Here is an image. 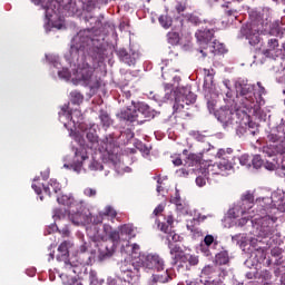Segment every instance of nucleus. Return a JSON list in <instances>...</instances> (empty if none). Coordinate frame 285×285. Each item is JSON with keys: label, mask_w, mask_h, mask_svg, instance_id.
Wrapping results in <instances>:
<instances>
[{"label": "nucleus", "mask_w": 285, "mask_h": 285, "mask_svg": "<svg viewBox=\"0 0 285 285\" xmlns=\"http://www.w3.org/2000/svg\"><path fill=\"white\" fill-rule=\"evenodd\" d=\"M249 19L250 22L242 27L240 33L249 41L250 46H257L261 35H266V30H268V22L258 11H250Z\"/></svg>", "instance_id": "1"}, {"label": "nucleus", "mask_w": 285, "mask_h": 285, "mask_svg": "<svg viewBox=\"0 0 285 285\" xmlns=\"http://www.w3.org/2000/svg\"><path fill=\"white\" fill-rule=\"evenodd\" d=\"M195 37L199 43L197 52H199L203 59H206L208 55H217V52L224 53V45L214 40V29H200L196 31Z\"/></svg>", "instance_id": "2"}, {"label": "nucleus", "mask_w": 285, "mask_h": 285, "mask_svg": "<svg viewBox=\"0 0 285 285\" xmlns=\"http://www.w3.org/2000/svg\"><path fill=\"white\" fill-rule=\"evenodd\" d=\"M122 121H129V124H146V121L153 119L155 114L150 110V106L145 102H135L131 100V108H127L119 114Z\"/></svg>", "instance_id": "3"}, {"label": "nucleus", "mask_w": 285, "mask_h": 285, "mask_svg": "<svg viewBox=\"0 0 285 285\" xmlns=\"http://www.w3.org/2000/svg\"><path fill=\"white\" fill-rule=\"evenodd\" d=\"M139 268H141V263L125 261L120 266V279H124L129 285L135 284L139 279Z\"/></svg>", "instance_id": "4"}, {"label": "nucleus", "mask_w": 285, "mask_h": 285, "mask_svg": "<svg viewBox=\"0 0 285 285\" xmlns=\"http://www.w3.org/2000/svg\"><path fill=\"white\" fill-rule=\"evenodd\" d=\"M94 230H96L94 234L95 242H108L109 239L112 242L114 246L121 242V232L112 230V226L108 224L102 226V232L97 228V225L94 226Z\"/></svg>", "instance_id": "5"}, {"label": "nucleus", "mask_w": 285, "mask_h": 285, "mask_svg": "<svg viewBox=\"0 0 285 285\" xmlns=\"http://www.w3.org/2000/svg\"><path fill=\"white\" fill-rule=\"evenodd\" d=\"M195 101H197V95L188 88H183L175 98L174 110L175 112H179L184 110L185 106H190Z\"/></svg>", "instance_id": "6"}, {"label": "nucleus", "mask_w": 285, "mask_h": 285, "mask_svg": "<svg viewBox=\"0 0 285 285\" xmlns=\"http://www.w3.org/2000/svg\"><path fill=\"white\" fill-rule=\"evenodd\" d=\"M140 264L145 268H148L149 271H157L158 273H160V271H164L166 266L164 258H161V256H159L158 254H147L145 256V259Z\"/></svg>", "instance_id": "7"}, {"label": "nucleus", "mask_w": 285, "mask_h": 285, "mask_svg": "<svg viewBox=\"0 0 285 285\" xmlns=\"http://www.w3.org/2000/svg\"><path fill=\"white\" fill-rule=\"evenodd\" d=\"M77 75L86 86H90L95 81V67L88 62H82L77 70Z\"/></svg>", "instance_id": "8"}, {"label": "nucleus", "mask_w": 285, "mask_h": 285, "mask_svg": "<svg viewBox=\"0 0 285 285\" xmlns=\"http://www.w3.org/2000/svg\"><path fill=\"white\" fill-rule=\"evenodd\" d=\"M70 242L65 240L58 247L57 262H63L66 271L72 269V263L70 259Z\"/></svg>", "instance_id": "9"}, {"label": "nucleus", "mask_w": 285, "mask_h": 285, "mask_svg": "<svg viewBox=\"0 0 285 285\" xmlns=\"http://www.w3.org/2000/svg\"><path fill=\"white\" fill-rule=\"evenodd\" d=\"M233 169V164L228 161V159L224 158L218 164L212 166V168H208V178L213 177V175H226L225 173H228V170Z\"/></svg>", "instance_id": "10"}, {"label": "nucleus", "mask_w": 285, "mask_h": 285, "mask_svg": "<svg viewBox=\"0 0 285 285\" xmlns=\"http://www.w3.org/2000/svg\"><path fill=\"white\" fill-rule=\"evenodd\" d=\"M275 222L277 218L265 216L262 218L261 223V236L262 237H271L273 233H275Z\"/></svg>", "instance_id": "11"}, {"label": "nucleus", "mask_w": 285, "mask_h": 285, "mask_svg": "<svg viewBox=\"0 0 285 285\" xmlns=\"http://www.w3.org/2000/svg\"><path fill=\"white\" fill-rule=\"evenodd\" d=\"M69 219L76 226H81L83 224H90V219L88 218V214H83V206L81 208L75 207V212H70L69 209Z\"/></svg>", "instance_id": "12"}, {"label": "nucleus", "mask_w": 285, "mask_h": 285, "mask_svg": "<svg viewBox=\"0 0 285 285\" xmlns=\"http://www.w3.org/2000/svg\"><path fill=\"white\" fill-rule=\"evenodd\" d=\"M118 55L124 63L127 66H137V61H139V51L131 49V53H128L126 49H120Z\"/></svg>", "instance_id": "13"}, {"label": "nucleus", "mask_w": 285, "mask_h": 285, "mask_svg": "<svg viewBox=\"0 0 285 285\" xmlns=\"http://www.w3.org/2000/svg\"><path fill=\"white\" fill-rule=\"evenodd\" d=\"M57 202L61 206H67V208H69L70 213H75V207H77V210L82 207L81 202L75 200V198L72 196H68V195L58 196Z\"/></svg>", "instance_id": "14"}, {"label": "nucleus", "mask_w": 285, "mask_h": 285, "mask_svg": "<svg viewBox=\"0 0 285 285\" xmlns=\"http://www.w3.org/2000/svg\"><path fill=\"white\" fill-rule=\"evenodd\" d=\"M175 277V269H166L163 274H153L151 284H168Z\"/></svg>", "instance_id": "15"}, {"label": "nucleus", "mask_w": 285, "mask_h": 285, "mask_svg": "<svg viewBox=\"0 0 285 285\" xmlns=\"http://www.w3.org/2000/svg\"><path fill=\"white\" fill-rule=\"evenodd\" d=\"M235 114L233 112V110L227 109V108H220L217 112H216V117L218 119V121H220V124L223 126H228V124H233V116Z\"/></svg>", "instance_id": "16"}, {"label": "nucleus", "mask_w": 285, "mask_h": 285, "mask_svg": "<svg viewBox=\"0 0 285 285\" xmlns=\"http://www.w3.org/2000/svg\"><path fill=\"white\" fill-rule=\"evenodd\" d=\"M240 200L243 210H250L255 205V195L250 190H247L242 195Z\"/></svg>", "instance_id": "17"}, {"label": "nucleus", "mask_w": 285, "mask_h": 285, "mask_svg": "<svg viewBox=\"0 0 285 285\" xmlns=\"http://www.w3.org/2000/svg\"><path fill=\"white\" fill-rule=\"evenodd\" d=\"M43 191L49 197H52V193H55V195H58V193H61V184L57 181V179H50L49 184L43 187Z\"/></svg>", "instance_id": "18"}, {"label": "nucleus", "mask_w": 285, "mask_h": 285, "mask_svg": "<svg viewBox=\"0 0 285 285\" xmlns=\"http://www.w3.org/2000/svg\"><path fill=\"white\" fill-rule=\"evenodd\" d=\"M169 254L171 255V264L173 266H177V257H179L184 249L177 243H168Z\"/></svg>", "instance_id": "19"}, {"label": "nucleus", "mask_w": 285, "mask_h": 285, "mask_svg": "<svg viewBox=\"0 0 285 285\" xmlns=\"http://www.w3.org/2000/svg\"><path fill=\"white\" fill-rule=\"evenodd\" d=\"M120 236L122 242H128L135 237V228L130 224L120 226Z\"/></svg>", "instance_id": "20"}, {"label": "nucleus", "mask_w": 285, "mask_h": 285, "mask_svg": "<svg viewBox=\"0 0 285 285\" xmlns=\"http://www.w3.org/2000/svg\"><path fill=\"white\" fill-rule=\"evenodd\" d=\"M204 75L205 79L203 88L205 92H210V90H213V79H215V77L213 76V71L210 69H204Z\"/></svg>", "instance_id": "21"}, {"label": "nucleus", "mask_w": 285, "mask_h": 285, "mask_svg": "<svg viewBox=\"0 0 285 285\" xmlns=\"http://www.w3.org/2000/svg\"><path fill=\"white\" fill-rule=\"evenodd\" d=\"M202 276L207 279H215V277H219V271L215 266L207 265L202 269Z\"/></svg>", "instance_id": "22"}, {"label": "nucleus", "mask_w": 285, "mask_h": 285, "mask_svg": "<svg viewBox=\"0 0 285 285\" xmlns=\"http://www.w3.org/2000/svg\"><path fill=\"white\" fill-rule=\"evenodd\" d=\"M87 141H89V148H97L99 146V136H97V131L95 129H90L87 131Z\"/></svg>", "instance_id": "23"}, {"label": "nucleus", "mask_w": 285, "mask_h": 285, "mask_svg": "<svg viewBox=\"0 0 285 285\" xmlns=\"http://www.w3.org/2000/svg\"><path fill=\"white\" fill-rule=\"evenodd\" d=\"M230 262V257L228 256V253L226 250L219 252L216 254V264H219V266H226Z\"/></svg>", "instance_id": "24"}, {"label": "nucleus", "mask_w": 285, "mask_h": 285, "mask_svg": "<svg viewBox=\"0 0 285 285\" xmlns=\"http://www.w3.org/2000/svg\"><path fill=\"white\" fill-rule=\"evenodd\" d=\"M99 119L104 128H110L112 126V118H110L108 111L100 110Z\"/></svg>", "instance_id": "25"}, {"label": "nucleus", "mask_w": 285, "mask_h": 285, "mask_svg": "<svg viewBox=\"0 0 285 285\" xmlns=\"http://www.w3.org/2000/svg\"><path fill=\"white\" fill-rule=\"evenodd\" d=\"M68 119L73 121V124H79L80 121H83V115L81 114V110L75 109L71 114H67Z\"/></svg>", "instance_id": "26"}, {"label": "nucleus", "mask_w": 285, "mask_h": 285, "mask_svg": "<svg viewBox=\"0 0 285 285\" xmlns=\"http://www.w3.org/2000/svg\"><path fill=\"white\" fill-rule=\"evenodd\" d=\"M179 41H180L179 32L169 31V32L167 33V42H168L170 46H178V45H179Z\"/></svg>", "instance_id": "27"}, {"label": "nucleus", "mask_w": 285, "mask_h": 285, "mask_svg": "<svg viewBox=\"0 0 285 285\" xmlns=\"http://www.w3.org/2000/svg\"><path fill=\"white\" fill-rule=\"evenodd\" d=\"M236 91H237V95H239V97H245L249 92H253L250 85H239L236 87Z\"/></svg>", "instance_id": "28"}, {"label": "nucleus", "mask_w": 285, "mask_h": 285, "mask_svg": "<svg viewBox=\"0 0 285 285\" xmlns=\"http://www.w3.org/2000/svg\"><path fill=\"white\" fill-rule=\"evenodd\" d=\"M71 104L75 106H80V104H83V95L79 91H72L71 92Z\"/></svg>", "instance_id": "29"}, {"label": "nucleus", "mask_w": 285, "mask_h": 285, "mask_svg": "<svg viewBox=\"0 0 285 285\" xmlns=\"http://www.w3.org/2000/svg\"><path fill=\"white\" fill-rule=\"evenodd\" d=\"M204 244L207 247L213 246V244H214V246H219V240L217 239V236L215 237V236L208 234L204 238Z\"/></svg>", "instance_id": "30"}, {"label": "nucleus", "mask_w": 285, "mask_h": 285, "mask_svg": "<svg viewBox=\"0 0 285 285\" xmlns=\"http://www.w3.org/2000/svg\"><path fill=\"white\" fill-rule=\"evenodd\" d=\"M158 21L160 26H163V28H165L166 30H168V28L173 26V18H170L169 16H160L158 18Z\"/></svg>", "instance_id": "31"}, {"label": "nucleus", "mask_w": 285, "mask_h": 285, "mask_svg": "<svg viewBox=\"0 0 285 285\" xmlns=\"http://www.w3.org/2000/svg\"><path fill=\"white\" fill-rule=\"evenodd\" d=\"M102 217H110L111 219H115L117 217V210L112 208V206L105 207V210L100 212Z\"/></svg>", "instance_id": "32"}, {"label": "nucleus", "mask_w": 285, "mask_h": 285, "mask_svg": "<svg viewBox=\"0 0 285 285\" xmlns=\"http://www.w3.org/2000/svg\"><path fill=\"white\" fill-rule=\"evenodd\" d=\"M88 219L89 224H94L97 226L98 224H101L104 222V216L101 215V212L97 216H92V214L88 213Z\"/></svg>", "instance_id": "33"}, {"label": "nucleus", "mask_w": 285, "mask_h": 285, "mask_svg": "<svg viewBox=\"0 0 285 285\" xmlns=\"http://www.w3.org/2000/svg\"><path fill=\"white\" fill-rule=\"evenodd\" d=\"M53 3L55 1H49L48 4H42L43 10H46L45 12L46 19H50L52 14H55V9H52Z\"/></svg>", "instance_id": "34"}, {"label": "nucleus", "mask_w": 285, "mask_h": 285, "mask_svg": "<svg viewBox=\"0 0 285 285\" xmlns=\"http://www.w3.org/2000/svg\"><path fill=\"white\" fill-rule=\"evenodd\" d=\"M156 224L161 233H165V235H168L173 230V226L168 225V223H160L158 219H156Z\"/></svg>", "instance_id": "35"}, {"label": "nucleus", "mask_w": 285, "mask_h": 285, "mask_svg": "<svg viewBox=\"0 0 285 285\" xmlns=\"http://www.w3.org/2000/svg\"><path fill=\"white\" fill-rule=\"evenodd\" d=\"M167 237V242L168 244H177V242H179V239H181V236H179V234L175 233V230H170L168 233Z\"/></svg>", "instance_id": "36"}, {"label": "nucleus", "mask_w": 285, "mask_h": 285, "mask_svg": "<svg viewBox=\"0 0 285 285\" xmlns=\"http://www.w3.org/2000/svg\"><path fill=\"white\" fill-rule=\"evenodd\" d=\"M252 164L256 169L262 168V166H264V160L262 159V156L255 155L252 159Z\"/></svg>", "instance_id": "37"}, {"label": "nucleus", "mask_w": 285, "mask_h": 285, "mask_svg": "<svg viewBox=\"0 0 285 285\" xmlns=\"http://www.w3.org/2000/svg\"><path fill=\"white\" fill-rule=\"evenodd\" d=\"M245 99V106H250V104H255V94L249 91L246 96H243Z\"/></svg>", "instance_id": "38"}, {"label": "nucleus", "mask_w": 285, "mask_h": 285, "mask_svg": "<svg viewBox=\"0 0 285 285\" xmlns=\"http://www.w3.org/2000/svg\"><path fill=\"white\" fill-rule=\"evenodd\" d=\"M58 77H60V79H67V80L70 79L71 77L70 70L68 68H63L58 72Z\"/></svg>", "instance_id": "39"}, {"label": "nucleus", "mask_w": 285, "mask_h": 285, "mask_svg": "<svg viewBox=\"0 0 285 285\" xmlns=\"http://www.w3.org/2000/svg\"><path fill=\"white\" fill-rule=\"evenodd\" d=\"M169 202L170 204H175V206L181 203V196L179 195V190L176 189L174 196L170 197Z\"/></svg>", "instance_id": "40"}, {"label": "nucleus", "mask_w": 285, "mask_h": 285, "mask_svg": "<svg viewBox=\"0 0 285 285\" xmlns=\"http://www.w3.org/2000/svg\"><path fill=\"white\" fill-rule=\"evenodd\" d=\"M176 209L178 210V213H180L181 215H188V207H186V205H183L181 202L176 204Z\"/></svg>", "instance_id": "41"}, {"label": "nucleus", "mask_w": 285, "mask_h": 285, "mask_svg": "<svg viewBox=\"0 0 285 285\" xmlns=\"http://www.w3.org/2000/svg\"><path fill=\"white\" fill-rule=\"evenodd\" d=\"M106 250L107 252H105V253H101L100 254V259H106L107 257H112V254L115 253V248H108V247H106Z\"/></svg>", "instance_id": "42"}, {"label": "nucleus", "mask_w": 285, "mask_h": 285, "mask_svg": "<svg viewBox=\"0 0 285 285\" xmlns=\"http://www.w3.org/2000/svg\"><path fill=\"white\" fill-rule=\"evenodd\" d=\"M187 159L191 161V164H199V161H202V157L197 154H189Z\"/></svg>", "instance_id": "43"}, {"label": "nucleus", "mask_w": 285, "mask_h": 285, "mask_svg": "<svg viewBox=\"0 0 285 285\" xmlns=\"http://www.w3.org/2000/svg\"><path fill=\"white\" fill-rule=\"evenodd\" d=\"M83 195H86V197H97V189H92L90 187H87L83 190Z\"/></svg>", "instance_id": "44"}, {"label": "nucleus", "mask_w": 285, "mask_h": 285, "mask_svg": "<svg viewBox=\"0 0 285 285\" xmlns=\"http://www.w3.org/2000/svg\"><path fill=\"white\" fill-rule=\"evenodd\" d=\"M268 48L269 50H275L276 48H279V40L277 39H269L268 40Z\"/></svg>", "instance_id": "45"}, {"label": "nucleus", "mask_w": 285, "mask_h": 285, "mask_svg": "<svg viewBox=\"0 0 285 285\" xmlns=\"http://www.w3.org/2000/svg\"><path fill=\"white\" fill-rule=\"evenodd\" d=\"M188 21L193 26H199V23H202V19H199V17H197L195 14L189 16Z\"/></svg>", "instance_id": "46"}, {"label": "nucleus", "mask_w": 285, "mask_h": 285, "mask_svg": "<svg viewBox=\"0 0 285 285\" xmlns=\"http://www.w3.org/2000/svg\"><path fill=\"white\" fill-rule=\"evenodd\" d=\"M189 266H197L199 264V258L197 256L190 255L188 256Z\"/></svg>", "instance_id": "47"}, {"label": "nucleus", "mask_w": 285, "mask_h": 285, "mask_svg": "<svg viewBox=\"0 0 285 285\" xmlns=\"http://www.w3.org/2000/svg\"><path fill=\"white\" fill-rule=\"evenodd\" d=\"M189 254L183 252L179 256H177V264H187Z\"/></svg>", "instance_id": "48"}, {"label": "nucleus", "mask_w": 285, "mask_h": 285, "mask_svg": "<svg viewBox=\"0 0 285 285\" xmlns=\"http://www.w3.org/2000/svg\"><path fill=\"white\" fill-rule=\"evenodd\" d=\"M91 170H104V165L99 164L98 161L94 160L90 165Z\"/></svg>", "instance_id": "49"}, {"label": "nucleus", "mask_w": 285, "mask_h": 285, "mask_svg": "<svg viewBox=\"0 0 285 285\" xmlns=\"http://www.w3.org/2000/svg\"><path fill=\"white\" fill-rule=\"evenodd\" d=\"M216 157L219 159H228V156L226 155V149H219L216 154Z\"/></svg>", "instance_id": "50"}, {"label": "nucleus", "mask_w": 285, "mask_h": 285, "mask_svg": "<svg viewBox=\"0 0 285 285\" xmlns=\"http://www.w3.org/2000/svg\"><path fill=\"white\" fill-rule=\"evenodd\" d=\"M266 202H271V198H257L256 199V204H259V206H262L264 208V210H266V208H268V206L263 205L262 203H266Z\"/></svg>", "instance_id": "51"}, {"label": "nucleus", "mask_w": 285, "mask_h": 285, "mask_svg": "<svg viewBox=\"0 0 285 285\" xmlns=\"http://www.w3.org/2000/svg\"><path fill=\"white\" fill-rule=\"evenodd\" d=\"M196 184H197V186H199L200 188L204 187V186H206V178H204V177H202V176H198V177L196 178Z\"/></svg>", "instance_id": "52"}, {"label": "nucleus", "mask_w": 285, "mask_h": 285, "mask_svg": "<svg viewBox=\"0 0 285 285\" xmlns=\"http://www.w3.org/2000/svg\"><path fill=\"white\" fill-rule=\"evenodd\" d=\"M257 86H258V97L262 99V96L266 95V88L262 86V82H257Z\"/></svg>", "instance_id": "53"}, {"label": "nucleus", "mask_w": 285, "mask_h": 285, "mask_svg": "<svg viewBox=\"0 0 285 285\" xmlns=\"http://www.w3.org/2000/svg\"><path fill=\"white\" fill-rule=\"evenodd\" d=\"M205 285H225L224 282L222 279L218 281H206Z\"/></svg>", "instance_id": "54"}, {"label": "nucleus", "mask_w": 285, "mask_h": 285, "mask_svg": "<svg viewBox=\"0 0 285 285\" xmlns=\"http://www.w3.org/2000/svg\"><path fill=\"white\" fill-rule=\"evenodd\" d=\"M178 177H188V170L186 168H180L177 170Z\"/></svg>", "instance_id": "55"}, {"label": "nucleus", "mask_w": 285, "mask_h": 285, "mask_svg": "<svg viewBox=\"0 0 285 285\" xmlns=\"http://www.w3.org/2000/svg\"><path fill=\"white\" fill-rule=\"evenodd\" d=\"M237 10H234V9H226L225 10V16L226 17H237Z\"/></svg>", "instance_id": "56"}, {"label": "nucleus", "mask_w": 285, "mask_h": 285, "mask_svg": "<svg viewBox=\"0 0 285 285\" xmlns=\"http://www.w3.org/2000/svg\"><path fill=\"white\" fill-rule=\"evenodd\" d=\"M248 159H249L248 155L240 156L239 161H240L242 166H247Z\"/></svg>", "instance_id": "57"}, {"label": "nucleus", "mask_w": 285, "mask_h": 285, "mask_svg": "<svg viewBox=\"0 0 285 285\" xmlns=\"http://www.w3.org/2000/svg\"><path fill=\"white\" fill-rule=\"evenodd\" d=\"M206 219V216H202V215H198L196 218H194L193 220H190V223L193 224H199L200 222H205Z\"/></svg>", "instance_id": "58"}, {"label": "nucleus", "mask_w": 285, "mask_h": 285, "mask_svg": "<svg viewBox=\"0 0 285 285\" xmlns=\"http://www.w3.org/2000/svg\"><path fill=\"white\" fill-rule=\"evenodd\" d=\"M59 233L62 234V237H70V229H68V227L59 229Z\"/></svg>", "instance_id": "59"}, {"label": "nucleus", "mask_w": 285, "mask_h": 285, "mask_svg": "<svg viewBox=\"0 0 285 285\" xmlns=\"http://www.w3.org/2000/svg\"><path fill=\"white\" fill-rule=\"evenodd\" d=\"M268 139L269 141H272L273 144L279 141V136L275 135V134H271L268 135Z\"/></svg>", "instance_id": "60"}, {"label": "nucleus", "mask_w": 285, "mask_h": 285, "mask_svg": "<svg viewBox=\"0 0 285 285\" xmlns=\"http://www.w3.org/2000/svg\"><path fill=\"white\" fill-rule=\"evenodd\" d=\"M161 213H164V207L163 205H158L155 209H154V215H161Z\"/></svg>", "instance_id": "61"}, {"label": "nucleus", "mask_w": 285, "mask_h": 285, "mask_svg": "<svg viewBox=\"0 0 285 285\" xmlns=\"http://www.w3.org/2000/svg\"><path fill=\"white\" fill-rule=\"evenodd\" d=\"M53 217H55V219H61V217H63V213H61V210H59V209H55Z\"/></svg>", "instance_id": "62"}, {"label": "nucleus", "mask_w": 285, "mask_h": 285, "mask_svg": "<svg viewBox=\"0 0 285 285\" xmlns=\"http://www.w3.org/2000/svg\"><path fill=\"white\" fill-rule=\"evenodd\" d=\"M166 224L173 226L175 224V217H173V215H168L166 218Z\"/></svg>", "instance_id": "63"}, {"label": "nucleus", "mask_w": 285, "mask_h": 285, "mask_svg": "<svg viewBox=\"0 0 285 285\" xmlns=\"http://www.w3.org/2000/svg\"><path fill=\"white\" fill-rule=\"evenodd\" d=\"M157 184H158L157 187H156L157 193L158 194L164 193V188L161 187V178L157 179Z\"/></svg>", "instance_id": "64"}]
</instances>
